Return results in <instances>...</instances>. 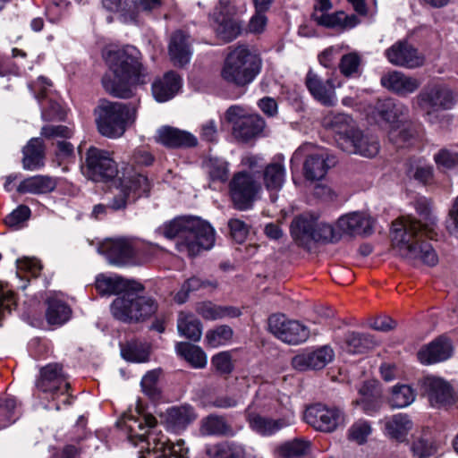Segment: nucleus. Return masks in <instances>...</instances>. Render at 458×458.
Segmentation results:
<instances>
[{"mask_svg": "<svg viewBox=\"0 0 458 458\" xmlns=\"http://www.w3.org/2000/svg\"><path fill=\"white\" fill-rule=\"evenodd\" d=\"M415 209L421 220L403 216L393 223L392 251L410 262H421L433 267L438 262L437 254L433 246L424 242L422 237L430 240L437 238V219L426 199H418Z\"/></svg>", "mask_w": 458, "mask_h": 458, "instance_id": "obj_1", "label": "nucleus"}, {"mask_svg": "<svg viewBox=\"0 0 458 458\" xmlns=\"http://www.w3.org/2000/svg\"><path fill=\"white\" fill-rule=\"evenodd\" d=\"M106 62L110 72L103 76L102 85L114 98H130L133 95L132 85L146 84L150 80L134 47L109 51Z\"/></svg>", "mask_w": 458, "mask_h": 458, "instance_id": "obj_2", "label": "nucleus"}, {"mask_svg": "<svg viewBox=\"0 0 458 458\" xmlns=\"http://www.w3.org/2000/svg\"><path fill=\"white\" fill-rule=\"evenodd\" d=\"M158 232L168 239L176 238V250L189 257L211 249L215 243L212 226L196 216L176 217L165 223L158 228Z\"/></svg>", "mask_w": 458, "mask_h": 458, "instance_id": "obj_3", "label": "nucleus"}, {"mask_svg": "<svg viewBox=\"0 0 458 458\" xmlns=\"http://www.w3.org/2000/svg\"><path fill=\"white\" fill-rule=\"evenodd\" d=\"M260 55L247 45H239L224 60L220 76L228 85L239 89L251 84L262 70Z\"/></svg>", "mask_w": 458, "mask_h": 458, "instance_id": "obj_4", "label": "nucleus"}, {"mask_svg": "<svg viewBox=\"0 0 458 458\" xmlns=\"http://www.w3.org/2000/svg\"><path fill=\"white\" fill-rule=\"evenodd\" d=\"M137 108L131 104L100 99L94 109L98 132L106 138L122 137L136 119Z\"/></svg>", "mask_w": 458, "mask_h": 458, "instance_id": "obj_5", "label": "nucleus"}, {"mask_svg": "<svg viewBox=\"0 0 458 458\" xmlns=\"http://www.w3.org/2000/svg\"><path fill=\"white\" fill-rule=\"evenodd\" d=\"M143 290H131L117 296L112 305L113 316L122 321L145 320L156 313L157 302L150 297L140 296Z\"/></svg>", "mask_w": 458, "mask_h": 458, "instance_id": "obj_6", "label": "nucleus"}, {"mask_svg": "<svg viewBox=\"0 0 458 458\" xmlns=\"http://www.w3.org/2000/svg\"><path fill=\"white\" fill-rule=\"evenodd\" d=\"M81 170L88 179L97 182H107L118 175V165L113 152L95 146L86 150Z\"/></svg>", "mask_w": 458, "mask_h": 458, "instance_id": "obj_7", "label": "nucleus"}, {"mask_svg": "<svg viewBox=\"0 0 458 458\" xmlns=\"http://www.w3.org/2000/svg\"><path fill=\"white\" fill-rule=\"evenodd\" d=\"M260 190V183L247 172L236 173L229 182L231 199L234 208L241 211L252 207Z\"/></svg>", "mask_w": 458, "mask_h": 458, "instance_id": "obj_8", "label": "nucleus"}, {"mask_svg": "<svg viewBox=\"0 0 458 458\" xmlns=\"http://www.w3.org/2000/svg\"><path fill=\"white\" fill-rule=\"evenodd\" d=\"M305 420L316 430L331 433L345 423V414L338 407L316 403L307 408Z\"/></svg>", "mask_w": 458, "mask_h": 458, "instance_id": "obj_9", "label": "nucleus"}, {"mask_svg": "<svg viewBox=\"0 0 458 458\" xmlns=\"http://www.w3.org/2000/svg\"><path fill=\"white\" fill-rule=\"evenodd\" d=\"M268 330L288 344H301L310 336V330L306 326L287 318L284 314H273L268 318Z\"/></svg>", "mask_w": 458, "mask_h": 458, "instance_id": "obj_10", "label": "nucleus"}, {"mask_svg": "<svg viewBox=\"0 0 458 458\" xmlns=\"http://www.w3.org/2000/svg\"><path fill=\"white\" fill-rule=\"evenodd\" d=\"M417 106L427 114L450 109L454 104L452 90L441 84L428 85L416 97Z\"/></svg>", "mask_w": 458, "mask_h": 458, "instance_id": "obj_11", "label": "nucleus"}, {"mask_svg": "<svg viewBox=\"0 0 458 458\" xmlns=\"http://www.w3.org/2000/svg\"><path fill=\"white\" fill-rule=\"evenodd\" d=\"M235 12V7L228 0H220L214 11L216 33L225 42L233 41L242 32V24L234 18Z\"/></svg>", "mask_w": 458, "mask_h": 458, "instance_id": "obj_12", "label": "nucleus"}, {"mask_svg": "<svg viewBox=\"0 0 458 458\" xmlns=\"http://www.w3.org/2000/svg\"><path fill=\"white\" fill-rule=\"evenodd\" d=\"M37 388L52 396L53 399L65 394L70 389V383L60 363H50L40 369Z\"/></svg>", "mask_w": 458, "mask_h": 458, "instance_id": "obj_13", "label": "nucleus"}, {"mask_svg": "<svg viewBox=\"0 0 458 458\" xmlns=\"http://www.w3.org/2000/svg\"><path fill=\"white\" fill-rule=\"evenodd\" d=\"M387 61L394 66L407 69L421 67L425 64L424 55L408 40L396 41L385 51Z\"/></svg>", "mask_w": 458, "mask_h": 458, "instance_id": "obj_14", "label": "nucleus"}, {"mask_svg": "<svg viewBox=\"0 0 458 458\" xmlns=\"http://www.w3.org/2000/svg\"><path fill=\"white\" fill-rule=\"evenodd\" d=\"M99 251L115 265L134 263L138 255L137 246L127 238L107 239L99 246Z\"/></svg>", "mask_w": 458, "mask_h": 458, "instance_id": "obj_15", "label": "nucleus"}, {"mask_svg": "<svg viewBox=\"0 0 458 458\" xmlns=\"http://www.w3.org/2000/svg\"><path fill=\"white\" fill-rule=\"evenodd\" d=\"M422 388L432 407L443 408L455 403L453 387L443 378L428 376L422 380Z\"/></svg>", "mask_w": 458, "mask_h": 458, "instance_id": "obj_16", "label": "nucleus"}, {"mask_svg": "<svg viewBox=\"0 0 458 458\" xmlns=\"http://www.w3.org/2000/svg\"><path fill=\"white\" fill-rule=\"evenodd\" d=\"M304 83L312 98L321 105L330 107L336 104L335 85L333 78L325 80L310 70Z\"/></svg>", "mask_w": 458, "mask_h": 458, "instance_id": "obj_17", "label": "nucleus"}, {"mask_svg": "<svg viewBox=\"0 0 458 458\" xmlns=\"http://www.w3.org/2000/svg\"><path fill=\"white\" fill-rule=\"evenodd\" d=\"M148 454L140 458H187L188 449L182 440L170 445L169 439L163 434H151L148 437Z\"/></svg>", "mask_w": 458, "mask_h": 458, "instance_id": "obj_18", "label": "nucleus"}, {"mask_svg": "<svg viewBox=\"0 0 458 458\" xmlns=\"http://www.w3.org/2000/svg\"><path fill=\"white\" fill-rule=\"evenodd\" d=\"M334 357L333 349L326 345L295 355L292 360V365L300 371L322 369L333 360Z\"/></svg>", "mask_w": 458, "mask_h": 458, "instance_id": "obj_19", "label": "nucleus"}, {"mask_svg": "<svg viewBox=\"0 0 458 458\" xmlns=\"http://www.w3.org/2000/svg\"><path fill=\"white\" fill-rule=\"evenodd\" d=\"M125 430L128 433L129 440L134 445L139 442H146L145 454H148V437L154 432H149L148 429L153 428L157 425V419L151 414H146L140 418H135L132 415L124 416L123 419Z\"/></svg>", "mask_w": 458, "mask_h": 458, "instance_id": "obj_20", "label": "nucleus"}, {"mask_svg": "<svg viewBox=\"0 0 458 458\" xmlns=\"http://www.w3.org/2000/svg\"><path fill=\"white\" fill-rule=\"evenodd\" d=\"M52 83L45 77H39L38 81L30 85L36 98L41 103V115L45 121L62 120L64 114L59 103L47 99V90Z\"/></svg>", "mask_w": 458, "mask_h": 458, "instance_id": "obj_21", "label": "nucleus"}, {"mask_svg": "<svg viewBox=\"0 0 458 458\" xmlns=\"http://www.w3.org/2000/svg\"><path fill=\"white\" fill-rule=\"evenodd\" d=\"M341 148L350 154H359L366 157H373L379 151V143L377 138L364 135L357 129L351 135V138H343Z\"/></svg>", "mask_w": 458, "mask_h": 458, "instance_id": "obj_22", "label": "nucleus"}, {"mask_svg": "<svg viewBox=\"0 0 458 458\" xmlns=\"http://www.w3.org/2000/svg\"><path fill=\"white\" fill-rule=\"evenodd\" d=\"M336 165L335 156L326 150H319L307 157L303 164L304 177L309 181L323 179L328 170Z\"/></svg>", "mask_w": 458, "mask_h": 458, "instance_id": "obj_23", "label": "nucleus"}, {"mask_svg": "<svg viewBox=\"0 0 458 458\" xmlns=\"http://www.w3.org/2000/svg\"><path fill=\"white\" fill-rule=\"evenodd\" d=\"M381 85L394 94L406 97L414 93L420 86V81L400 71H390L382 75Z\"/></svg>", "mask_w": 458, "mask_h": 458, "instance_id": "obj_24", "label": "nucleus"}, {"mask_svg": "<svg viewBox=\"0 0 458 458\" xmlns=\"http://www.w3.org/2000/svg\"><path fill=\"white\" fill-rule=\"evenodd\" d=\"M156 140L169 148H189L198 145V139L192 133L171 126H163L157 131Z\"/></svg>", "mask_w": 458, "mask_h": 458, "instance_id": "obj_25", "label": "nucleus"}, {"mask_svg": "<svg viewBox=\"0 0 458 458\" xmlns=\"http://www.w3.org/2000/svg\"><path fill=\"white\" fill-rule=\"evenodd\" d=\"M168 54L174 66L188 64L192 55L190 36L182 30L174 31L170 38Z\"/></svg>", "mask_w": 458, "mask_h": 458, "instance_id": "obj_26", "label": "nucleus"}, {"mask_svg": "<svg viewBox=\"0 0 458 458\" xmlns=\"http://www.w3.org/2000/svg\"><path fill=\"white\" fill-rule=\"evenodd\" d=\"M374 219L369 216L354 212L341 216L338 220L339 228L350 235H369L373 233Z\"/></svg>", "mask_w": 458, "mask_h": 458, "instance_id": "obj_27", "label": "nucleus"}, {"mask_svg": "<svg viewBox=\"0 0 458 458\" xmlns=\"http://www.w3.org/2000/svg\"><path fill=\"white\" fill-rule=\"evenodd\" d=\"M311 18L319 26L341 31L353 29L360 22L357 15H348L344 11L332 13H313Z\"/></svg>", "mask_w": 458, "mask_h": 458, "instance_id": "obj_28", "label": "nucleus"}, {"mask_svg": "<svg viewBox=\"0 0 458 458\" xmlns=\"http://www.w3.org/2000/svg\"><path fill=\"white\" fill-rule=\"evenodd\" d=\"M375 114L391 127L408 119L409 108L398 100L386 98L377 103Z\"/></svg>", "mask_w": 458, "mask_h": 458, "instance_id": "obj_29", "label": "nucleus"}, {"mask_svg": "<svg viewBox=\"0 0 458 458\" xmlns=\"http://www.w3.org/2000/svg\"><path fill=\"white\" fill-rule=\"evenodd\" d=\"M452 351L451 343L446 338L438 337L419 351L418 359L426 365L441 362L451 357Z\"/></svg>", "mask_w": 458, "mask_h": 458, "instance_id": "obj_30", "label": "nucleus"}, {"mask_svg": "<svg viewBox=\"0 0 458 458\" xmlns=\"http://www.w3.org/2000/svg\"><path fill=\"white\" fill-rule=\"evenodd\" d=\"M96 289L101 294H117L121 296L131 290H144L141 284L121 276H99L96 280Z\"/></svg>", "mask_w": 458, "mask_h": 458, "instance_id": "obj_31", "label": "nucleus"}, {"mask_svg": "<svg viewBox=\"0 0 458 458\" xmlns=\"http://www.w3.org/2000/svg\"><path fill=\"white\" fill-rule=\"evenodd\" d=\"M199 433L205 437H234L235 429L225 416L209 414L200 420Z\"/></svg>", "mask_w": 458, "mask_h": 458, "instance_id": "obj_32", "label": "nucleus"}, {"mask_svg": "<svg viewBox=\"0 0 458 458\" xmlns=\"http://www.w3.org/2000/svg\"><path fill=\"white\" fill-rule=\"evenodd\" d=\"M181 87L180 76L173 71L167 72L152 84V93L158 102L173 98Z\"/></svg>", "mask_w": 458, "mask_h": 458, "instance_id": "obj_33", "label": "nucleus"}, {"mask_svg": "<svg viewBox=\"0 0 458 458\" xmlns=\"http://www.w3.org/2000/svg\"><path fill=\"white\" fill-rule=\"evenodd\" d=\"M245 416L250 428L262 436L273 435L287 425L283 419L273 420L252 411L250 406L246 409Z\"/></svg>", "mask_w": 458, "mask_h": 458, "instance_id": "obj_34", "label": "nucleus"}, {"mask_svg": "<svg viewBox=\"0 0 458 458\" xmlns=\"http://www.w3.org/2000/svg\"><path fill=\"white\" fill-rule=\"evenodd\" d=\"M57 183L58 182L55 177L49 175H35L21 181L17 187V191L21 194H47L55 191Z\"/></svg>", "mask_w": 458, "mask_h": 458, "instance_id": "obj_35", "label": "nucleus"}, {"mask_svg": "<svg viewBox=\"0 0 458 458\" xmlns=\"http://www.w3.org/2000/svg\"><path fill=\"white\" fill-rule=\"evenodd\" d=\"M352 123V119L344 114L330 113L323 119V126L337 135L336 142L340 148L341 141L344 140L343 138H351L352 132L357 131Z\"/></svg>", "mask_w": 458, "mask_h": 458, "instance_id": "obj_36", "label": "nucleus"}, {"mask_svg": "<svg viewBox=\"0 0 458 458\" xmlns=\"http://www.w3.org/2000/svg\"><path fill=\"white\" fill-rule=\"evenodd\" d=\"M205 453L208 458H246L247 455L245 445L233 440L208 445Z\"/></svg>", "mask_w": 458, "mask_h": 458, "instance_id": "obj_37", "label": "nucleus"}, {"mask_svg": "<svg viewBox=\"0 0 458 458\" xmlns=\"http://www.w3.org/2000/svg\"><path fill=\"white\" fill-rule=\"evenodd\" d=\"M196 312L206 320H217L225 318H237L242 312L233 306H220L211 301H201L196 306Z\"/></svg>", "mask_w": 458, "mask_h": 458, "instance_id": "obj_38", "label": "nucleus"}, {"mask_svg": "<svg viewBox=\"0 0 458 458\" xmlns=\"http://www.w3.org/2000/svg\"><path fill=\"white\" fill-rule=\"evenodd\" d=\"M22 166L25 170H36L44 165V144L39 138L31 139L22 149Z\"/></svg>", "mask_w": 458, "mask_h": 458, "instance_id": "obj_39", "label": "nucleus"}, {"mask_svg": "<svg viewBox=\"0 0 458 458\" xmlns=\"http://www.w3.org/2000/svg\"><path fill=\"white\" fill-rule=\"evenodd\" d=\"M264 127L265 121L261 116L250 114L236 127H233V134L237 140L246 142L259 135Z\"/></svg>", "mask_w": 458, "mask_h": 458, "instance_id": "obj_40", "label": "nucleus"}, {"mask_svg": "<svg viewBox=\"0 0 458 458\" xmlns=\"http://www.w3.org/2000/svg\"><path fill=\"white\" fill-rule=\"evenodd\" d=\"M412 421L407 414L398 413L386 419L385 430L386 435L399 442L405 440L412 428Z\"/></svg>", "mask_w": 458, "mask_h": 458, "instance_id": "obj_41", "label": "nucleus"}, {"mask_svg": "<svg viewBox=\"0 0 458 458\" xmlns=\"http://www.w3.org/2000/svg\"><path fill=\"white\" fill-rule=\"evenodd\" d=\"M316 219L312 216H300L291 224V234L298 245L306 247L311 242Z\"/></svg>", "mask_w": 458, "mask_h": 458, "instance_id": "obj_42", "label": "nucleus"}, {"mask_svg": "<svg viewBox=\"0 0 458 458\" xmlns=\"http://www.w3.org/2000/svg\"><path fill=\"white\" fill-rule=\"evenodd\" d=\"M197 419L191 406L172 407L167 410L166 423L174 430H183Z\"/></svg>", "mask_w": 458, "mask_h": 458, "instance_id": "obj_43", "label": "nucleus"}, {"mask_svg": "<svg viewBox=\"0 0 458 458\" xmlns=\"http://www.w3.org/2000/svg\"><path fill=\"white\" fill-rule=\"evenodd\" d=\"M47 304L46 319L49 325L62 326L70 319L72 310L64 301L56 298H49Z\"/></svg>", "mask_w": 458, "mask_h": 458, "instance_id": "obj_44", "label": "nucleus"}, {"mask_svg": "<svg viewBox=\"0 0 458 458\" xmlns=\"http://www.w3.org/2000/svg\"><path fill=\"white\" fill-rule=\"evenodd\" d=\"M176 352L184 359L192 368L203 369L207 365V355L199 346L190 343L181 342L175 346Z\"/></svg>", "mask_w": 458, "mask_h": 458, "instance_id": "obj_45", "label": "nucleus"}, {"mask_svg": "<svg viewBox=\"0 0 458 458\" xmlns=\"http://www.w3.org/2000/svg\"><path fill=\"white\" fill-rule=\"evenodd\" d=\"M149 353V345L146 342L132 339L124 344H121V354L123 358L128 361H148Z\"/></svg>", "mask_w": 458, "mask_h": 458, "instance_id": "obj_46", "label": "nucleus"}, {"mask_svg": "<svg viewBox=\"0 0 458 458\" xmlns=\"http://www.w3.org/2000/svg\"><path fill=\"white\" fill-rule=\"evenodd\" d=\"M120 180L130 190V193L135 201L141 197H148L150 192L151 182L145 174L134 172L126 177L120 178Z\"/></svg>", "mask_w": 458, "mask_h": 458, "instance_id": "obj_47", "label": "nucleus"}, {"mask_svg": "<svg viewBox=\"0 0 458 458\" xmlns=\"http://www.w3.org/2000/svg\"><path fill=\"white\" fill-rule=\"evenodd\" d=\"M177 329L181 335L197 342L202 335L200 321L191 314L181 312L178 316Z\"/></svg>", "mask_w": 458, "mask_h": 458, "instance_id": "obj_48", "label": "nucleus"}, {"mask_svg": "<svg viewBox=\"0 0 458 458\" xmlns=\"http://www.w3.org/2000/svg\"><path fill=\"white\" fill-rule=\"evenodd\" d=\"M415 132L412 123L407 119L400 123L389 127L387 136L394 145L397 148H401L414 137Z\"/></svg>", "mask_w": 458, "mask_h": 458, "instance_id": "obj_49", "label": "nucleus"}, {"mask_svg": "<svg viewBox=\"0 0 458 458\" xmlns=\"http://www.w3.org/2000/svg\"><path fill=\"white\" fill-rule=\"evenodd\" d=\"M284 167L280 163L268 164L263 171V182L269 191H279L284 182Z\"/></svg>", "mask_w": 458, "mask_h": 458, "instance_id": "obj_50", "label": "nucleus"}, {"mask_svg": "<svg viewBox=\"0 0 458 458\" xmlns=\"http://www.w3.org/2000/svg\"><path fill=\"white\" fill-rule=\"evenodd\" d=\"M203 167L211 182H225L227 181L229 170L226 161L218 157H208L204 161Z\"/></svg>", "mask_w": 458, "mask_h": 458, "instance_id": "obj_51", "label": "nucleus"}, {"mask_svg": "<svg viewBox=\"0 0 458 458\" xmlns=\"http://www.w3.org/2000/svg\"><path fill=\"white\" fill-rule=\"evenodd\" d=\"M310 446V443L309 441L295 438L279 445L277 453L283 458H300L309 453Z\"/></svg>", "mask_w": 458, "mask_h": 458, "instance_id": "obj_52", "label": "nucleus"}, {"mask_svg": "<svg viewBox=\"0 0 458 458\" xmlns=\"http://www.w3.org/2000/svg\"><path fill=\"white\" fill-rule=\"evenodd\" d=\"M347 350L351 353H362L375 345V341L368 334L349 332L345 337Z\"/></svg>", "mask_w": 458, "mask_h": 458, "instance_id": "obj_53", "label": "nucleus"}, {"mask_svg": "<svg viewBox=\"0 0 458 458\" xmlns=\"http://www.w3.org/2000/svg\"><path fill=\"white\" fill-rule=\"evenodd\" d=\"M217 287L216 281H211L207 279H201L197 276H192L189 278L182 285V292L176 294V301L180 303L185 301L187 295L190 292L199 291V290H208L213 291Z\"/></svg>", "mask_w": 458, "mask_h": 458, "instance_id": "obj_54", "label": "nucleus"}, {"mask_svg": "<svg viewBox=\"0 0 458 458\" xmlns=\"http://www.w3.org/2000/svg\"><path fill=\"white\" fill-rule=\"evenodd\" d=\"M415 391L408 385H397L392 388L389 403L393 408H404L415 400Z\"/></svg>", "mask_w": 458, "mask_h": 458, "instance_id": "obj_55", "label": "nucleus"}, {"mask_svg": "<svg viewBox=\"0 0 458 458\" xmlns=\"http://www.w3.org/2000/svg\"><path fill=\"white\" fill-rule=\"evenodd\" d=\"M411 451L416 458H429L437 453V446L429 436L423 434L414 438Z\"/></svg>", "mask_w": 458, "mask_h": 458, "instance_id": "obj_56", "label": "nucleus"}, {"mask_svg": "<svg viewBox=\"0 0 458 458\" xmlns=\"http://www.w3.org/2000/svg\"><path fill=\"white\" fill-rule=\"evenodd\" d=\"M112 193L113 198L110 199L108 207L114 211L125 209L128 204L135 201L130 193V190L120 179L119 183L113 187Z\"/></svg>", "mask_w": 458, "mask_h": 458, "instance_id": "obj_57", "label": "nucleus"}, {"mask_svg": "<svg viewBox=\"0 0 458 458\" xmlns=\"http://www.w3.org/2000/svg\"><path fill=\"white\" fill-rule=\"evenodd\" d=\"M233 335V329L227 325H221L206 334L205 340L207 344L212 348L224 345L228 343Z\"/></svg>", "mask_w": 458, "mask_h": 458, "instance_id": "obj_58", "label": "nucleus"}, {"mask_svg": "<svg viewBox=\"0 0 458 458\" xmlns=\"http://www.w3.org/2000/svg\"><path fill=\"white\" fill-rule=\"evenodd\" d=\"M361 55L357 52L344 55L339 63V70L345 77H354L360 73Z\"/></svg>", "mask_w": 458, "mask_h": 458, "instance_id": "obj_59", "label": "nucleus"}, {"mask_svg": "<svg viewBox=\"0 0 458 458\" xmlns=\"http://www.w3.org/2000/svg\"><path fill=\"white\" fill-rule=\"evenodd\" d=\"M339 235L335 233L332 225L325 223H318L316 220V225L313 227L311 241L333 242L339 240Z\"/></svg>", "mask_w": 458, "mask_h": 458, "instance_id": "obj_60", "label": "nucleus"}, {"mask_svg": "<svg viewBox=\"0 0 458 458\" xmlns=\"http://www.w3.org/2000/svg\"><path fill=\"white\" fill-rule=\"evenodd\" d=\"M371 433V427L369 422L365 420H359L352 424L348 430V438L362 445L367 441L368 437Z\"/></svg>", "mask_w": 458, "mask_h": 458, "instance_id": "obj_61", "label": "nucleus"}, {"mask_svg": "<svg viewBox=\"0 0 458 458\" xmlns=\"http://www.w3.org/2000/svg\"><path fill=\"white\" fill-rule=\"evenodd\" d=\"M434 160L438 168L453 169L458 165V152L442 148L434 156Z\"/></svg>", "mask_w": 458, "mask_h": 458, "instance_id": "obj_62", "label": "nucleus"}, {"mask_svg": "<svg viewBox=\"0 0 458 458\" xmlns=\"http://www.w3.org/2000/svg\"><path fill=\"white\" fill-rule=\"evenodd\" d=\"M211 364L220 375H228L233 369L232 355L228 352H221L214 355L211 359Z\"/></svg>", "mask_w": 458, "mask_h": 458, "instance_id": "obj_63", "label": "nucleus"}, {"mask_svg": "<svg viewBox=\"0 0 458 458\" xmlns=\"http://www.w3.org/2000/svg\"><path fill=\"white\" fill-rule=\"evenodd\" d=\"M160 370L155 369L148 371L141 379L142 390L150 398H157L159 395L157 388Z\"/></svg>", "mask_w": 458, "mask_h": 458, "instance_id": "obj_64", "label": "nucleus"}]
</instances>
